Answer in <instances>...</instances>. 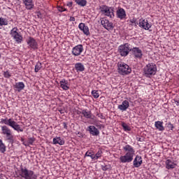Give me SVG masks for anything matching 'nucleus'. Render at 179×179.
Segmentation results:
<instances>
[{"instance_id": "nucleus-1", "label": "nucleus", "mask_w": 179, "mask_h": 179, "mask_svg": "<svg viewBox=\"0 0 179 179\" xmlns=\"http://www.w3.org/2000/svg\"><path fill=\"white\" fill-rule=\"evenodd\" d=\"M123 150L126 153L120 157V163H131L134 160V156H135V148L132 145L127 144L123 147Z\"/></svg>"}, {"instance_id": "nucleus-2", "label": "nucleus", "mask_w": 179, "mask_h": 179, "mask_svg": "<svg viewBox=\"0 0 179 179\" xmlns=\"http://www.w3.org/2000/svg\"><path fill=\"white\" fill-rule=\"evenodd\" d=\"M157 73V66L155 63H148L143 68V73L146 78H152Z\"/></svg>"}, {"instance_id": "nucleus-3", "label": "nucleus", "mask_w": 179, "mask_h": 179, "mask_svg": "<svg viewBox=\"0 0 179 179\" xmlns=\"http://www.w3.org/2000/svg\"><path fill=\"white\" fill-rule=\"evenodd\" d=\"M19 176L24 179H37L38 177L36 174H34V171L27 169L26 166L20 167V169L19 170Z\"/></svg>"}, {"instance_id": "nucleus-4", "label": "nucleus", "mask_w": 179, "mask_h": 179, "mask_svg": "<svg viewBox=\"0 0 179 179\" xmlns=\"http://www.w3.org/2000/svg\"><path fill=\"white\" fill-rule=\"evenodd\" d=\"M1 122L5 124V125H8V127L13 128L14 131H17V132H23V129L21 128L20 125L15 122L13 118L8 119V117H6V119H1Z\"/></svg>"}, {"instance_id": "nucleus-5", "label": "nucleus", "mask_w": 179, "mask_h": 179, "mask_svg": "<svg viewBox=\"0 0 179 179\" xmlns=\"http://www.w3.org/2000/svg\"><path fill=\"white\" fill-rule=\"evenodd\" d=\"M117 72L120 75L125 76V75H129L132 72V69L126 63L119 62L117 64Z\"/></svg>"}, {"instance_id": "nucleus-6", "label": "nucleus", "mask_w": 179, "mask_h": 179, "mask_svg": "<svg viewBox=\"0 0 179 179\" xmlns=\"http://www.w3.org/2000/svg\"><path fill=\"white\" fill-rule=\"evenodd\" d=\"M18 31L19 29L15 27L10 30V35L17 44H22V41H23V36Z\"/></svg>"}, {"instance_id": "nucleus-7", "label": "nucleus", "mask_w": 179, "mask_h": 179, "mask_svg": "<svg viewBox=\"0 0 179 179\" xmlns=\"http://www.w3.org/2000/svg\"><path fill=\"white\" fill-rule=\"evenodd\" d=\"M99 9L102 15H104V16H107L108 17H110L111 19L114 17V7L102 5L99 7Z\"/></svg>"}, {"instance_id": "nucleus-8", "label": "nucleus", "mask_w": 179, "mask_h": 179, "mask_svg": "<svg viewBox=\"0 0 179 179\" xmlns=\"http://www.w3.org/2000/svg\"><path fill=\"white\" fill-rule=\"evenodd\" d=\"M131 51H132V48L129 43H124L118 47V52L121 57H127Z\"/></svg>"}, {"instance_id": "nucleus-9", "label": "nucleus", "mask_w": 179, "mask_h": 179, "mask_svg": "<svg viewBox=\"0 0 179 179\" xmlns=\"http://www.w3.org/2000/svg\"><path fill=\"white\" fill-rule=\"evenodd\" d=\"M1 134L6 136V140L10 143H13V134L12 130L7 126H1Z\"/></svg>"}, {"instance_id": "nucleus-10", "label": "nucleus", "mask_w": 179, "mask_h": 179, "mask_svg": "<svg viewBox=\"0 0 179 179\" xmlns=\"http://www.w3.org/2000/svg\"><path fill=\"white\" fill-rule=\"evenodd\" d=\"M27 44L28 45V48L30 50H33L34 51H36V50H38V43H37V41L31 36H29L27 40Z\"/></svg>"}, {"instance_id": "nucleus-11", "label": "nucleus", "mask_w": 179, "mask_h": 179, "mask_svg": "<svg viewBox=\"0 0 179 179\" xmlns=\"http://www.w3.org/2000/svg\"><path fill=\"white\" fill-rule=\"evenodd\" d=\"M101 24L103 28L106 29V30H108V31L114 29V24L113 22H110V20L106 17L101 18Z\"/></svg>"}, {"instance_id": "nucleus-12", "label": "nucleus", "mask_w": 179, "mask_h": 179, "mask_svg": "<svg viewBox=\"0 0 179 179\" xmlns=\"http://www.w3.org/2000/svg\"><path fill=\"white\" fill-rule=\"evenodd\" d=\"M83 45L79 44L72 48L71 54L74 57H79L83 52Z\"/></svg>"}, {"instance_id": "nucleus-13", "label": "nucleus", "mask_w": 179, "mask_h": 179, "mask_svg": "<svg viewBox=\"0 0 179 179\" xmlns=\"http://www.w3.org/2000/svg\"><path fill=\"white\" fill-rule=\"evenodd\" d=\"M138 26L141 29H144V30H149L152 27V23H149V21L146 19H141Z\"/></svg>"}, {"instance_id": "nucleus-14", "label": "nucleus", "mask_w": 179, "mask_h": 179, "mask_svg": "<svg viewBox=\"0 0 179 179\" xmlns=\"http://www.w3.org/2000/svg\"><path fill=\"white\" fill-rule=\"evenodd\" d=\"M143 163V159H142V157L139 155H137L134 161H133V166L136 169H138L142 166V164Z\"/></svg>"}, {"instance_id": "nucleus-15", "label": "nucleus", "mask_w": 179, "mask_h": 179, "mask_svg": "<svg viewBox=\"0 0 179 179\" xmlns=\"http://www.w3.org/2000/svg\"><path fill=\"white\" fill-rule=\"evenodd\" d=\"M133 55L136 59H141L142 57L143 56V53H142V50L139 48H133L131 49Z\"/></svg>"}, {"instance_id": "nucleus-16", "label": "nucleus", "mask_w": 179, "mask_h": 179, "mask_svg": "<svg viewBox=\"0 0 179 179\" xmlns=\"http://www.w3.org/2000/svg\"><path fill=\"white\" fill-rule=\"evenodd\" d=\"M78 29L83 31V34L85 36H90V31L89 29V27L86 25V24L81 22L78 25Z\"/></svg>"}, {"instance_id": "nucleus-17", "label": "nucleus", "mask_w": 179, "mask_h": 179, "mask_svg": "<svg viewBox=\"0 0 179 179\" xmlns=\"http://www.w3.org/2000/svg\"><path fill=\"white\" fill-rule=\"evenodd\" d=\"M87 131L92 135V136H99L100 135V131L99 129H96L94 126H89L87 129Z\"/></svg>"}, {"instance_id": "nucleus-18", "label": "nucleus", "mask_w": 179, "mask_h": 179, "mask_svg": "<svg viewBox=\"0 0 179 179\" xmlns=\"http://www.w3.org/2000/svg\"><path fill=\"white\" fill-rule=\"evenodd\" d=\"M165 164H166V169H167V170H171L173 169H176L177 166V164L176 163V162L170 159H168L166 160Z\"/></svg>"}, {"instance_id": "nucleus-19", "label": "nucleus", "mask_w": 179, "mask_h": 179, "mask_svg": "<svg viewBox=\"0 0 179 179\" xmlns=\"http://www.w3.org/2000/svg\"><path fill=\"white\" fill-rule=\"evenodd\" d=\"M22 3L28 10H31L34 8V1L33 0H22Z\"/></svg>"}, {"instance_id": "nucleus-20", "label": "nucleus", "mask_w": 179, "mask_h": 179, "mask_svg": "<svg viewBox=\"0 0 179 179\" xmlns=\"http://www.w3.org/2000/svg\"><path fill=\"white\" fill-rule=\"evenodd\" d=\"M116 15L119 19L122 20V19H125V17H127V13L124 8H120L116 12Z\"/></svg>"}, {"instance_id": "nucleus-21", "label": "nucleus", "mask_w": 179, "mask_h": 179, "mask_svg": "<svg viewBox=\"0 0 179 179\" xmlns=\"http://www.w3.org/2000/svg\"><path fill=\"white\" fill-rule=\"evenodd\" d=\"M117 108L120 110V111H127V110L129 108V101L127 100L123 101L122 104L118 105Z\"/></svg>"}, {"instance_id": "nucleus-22", "label": "nucleus", "mask_w": 179, "mask_h": 179, "mask_svg": "<svg viewBox=\"0 0 179 179\" xmlns=\"http://www.w3.org/2000/svg\"><path fill=\"white\" fill-rule=\"evenodd\" d=\"M24 87H25V85L24 82L15 83L14 85V89L15 92H18V93H20V92L23 90Z\"/></svg>"}, {"instance_id": "nucleus-23", "label": "nucleus", "mask_w": 179, "mask_h": 179, "mask_svg": "<svg viewBox=\"0 0 179 179\" xmlns=\"http://www.w3.org/2000/svg\"><path fill=\"white\" fill-rule=\"evenodd\" d=\"M74 69L78 73H80V72H84L85 69V65H83L80 62L76 63L74 65Z\"/></svg>"}, {"instance_id": "nucleus-24", "label": "nucleus", "mask_w": 179, "mask_h": 179, "mask_svg": "<svg viewBox=\"0 0 179 179\" xmlns=\"http://www.w3.org/2000/svg\"><path fill=\"white\" fill-rule=\"evenodd\" d=\"M82 114L85 118H87L89 120H94L93 115L91 111H88L87 109H84L82 110Z\"/></svg>"}, {"instance_id": "nucleus-25", "label": "nucleus", "mask_w": 179, "mask_h": 179, "mask_svg": "<svg viewBox=\"0 0 179 179\" xmlns=\"http://www.w3.org/2000/svg\"><path fill=\"white\" fill-rule=\"evenodd\" d=\"M59 83L60 87H62L63 90H69V83H68V80L62 79L60 80Z\"/></svg>"}, {"instance_id": "nucleus-26", "label": "nucleus", "mask_w": 179, "mask_h": 179, "mask_svg": "<svg viewBox=\"0 0 179 179\" xmlns=\"http://www.w3.org/2000/svg\"><path fill=\"white\" fill-rule=\"evenodd\" d=\"M53 145H60V146H62V145H65V140L57 136L53 138Z\"/></svg>"}, {"instance_id": "nucleus-27", "label": "nucleus", "mask_w": 179, "mask_h": 179, "mask_svg": "<svg viewBox=\"0 0 179 179\" xmlns=\"http://www.w3.org/2000/svg\"><path fill=\"white\" fill-rule=\"evenodd\" d=\"M155 127L158 131L161 132H163V131H164V126H163V121H156L155 122Z\"/></svg>"}, {"instance_id": "nucleus-28", "label": "nucleus", "mask_w": 179, "mask_h": 179, "mask_svg": "<svg viewBox=\"0 0 179 179\" xmlns=\"http://www.w3.org/2000/svg\"><path fill=\"white\" fill-rule=\"evenodd\" d=\"M74 2H76L78 6H81V8H85V6L87 5V0H74Z\"/></svg>"}, {"instance_id": "nucleus-29", "label": "nucleus", "mask_w": 179, "mask_h": 179, "mask_svg": "<svg viewBox=\"0 0 179 179\" xmlns=\"http://www.w3.org/2000/svg\"><path fill=\"white\" fill-rule=\"evenodd\" d=\"M35 141H36V138H34V137H30L28 138V141L27 143L24 142L22 143V144L24 145V146H29V145H33Z\"/></svg>"}, {"instance_id": "nucleus-30", "label": "nucleus", "mask_w": 179, "mask_h": 179, "mask_svg": "<svg viewBox=\"0 0 179 179\" xmlns=\"http://www.w3.org/2000/svg\"><path fill=\"white\" fill-rule=\"evenodd\" d=\"M84 157H90L93 160V159L94 157V151H93L92 150H89L85 154Z\"/></svg>"}, {"instance_id": "nucleus-31", "label": "nucleus", "mask_w": 179, "mask_h": 179, "mask_svg": "<svg viewBox=\"0 0 179 179\" xmlns=\"http://www.w3.org/2000/svg\"><path fill=\"white\" fill-rule=\"evenodd\" d=\"M0 152L1 153H5L6 152V145L3 143L1 139H0Z\"/></svg>"}, {"instance_id": "nucleus-32", "label": "nucleus", "mask_w": 179, "mask_h": 179, "mask_svg": "<svg viewBox=\"0 0 179 179\" xmlns=\"http://www.w3.org/2000/svg\"><path fill=\"white\" fill-rule=\"evenodd\" d=\"M101 156H103V151H101V150H99L95 155L94 154L93 160H97L98 159H100Z\"/></svg>"}, {"instance_id": "nucleus-33", "label": "nucleus", "mask_w": 179, "mask_h": 179, "mask_svg": "<svg viewBox=\"0 0 179 179\" xmlns=\"http://www.w3.org/2000/svg\"><path fill=\"white\" fill-rule=\"evenodd\" d=\"M91 94L94 99H99V97H100V93H99V90H93L91 92Z\"/></svg>"}, {"instance_id": "nucleus-34", "label": "nucleus", "mask_w": 179, "mask_h": 179, "mask_svg": "<svg viewBox=\"0 0 179 179\" xmlns=\"http://www.w3.org/2000/svg\"><path fill=\"white\" fill-rule=\"evenodd\" d=\"M8 20L4 17H0V25L1 26H8Z\"/></svg>"}, {"instance_id": "nucleus-35", "label": "nucleus", "mask_w": 179, "mask_h": 179, "mask_svg": "<svg viewBox=\"0 0 179 179\" xmlns=\"http://www.w3.org/2000/svg\"><path fill=\"white\" fill-rule=\"evenodd\" d=\"M3 77L6 79H9L12 76V73L10 71H3Z\"/></svg>"}, {"instance_id": "nucleus-36", "label": "nucleus", "mask_w": 179, "mask_h": 179, "mask_svg": "<svg viewBox=\"0 0 179 179\" xmlns=\"http://www.w3.org/2000/svg\"><path fill=\"white\" fill-rule=\"evenodd\" d=\"M166 127L168 128V129L173 131L174 129V124H171V122H169L168 123H166Z\"/></svg>"}, {"instance_id": "nucleus-37", "label": "nucleus", "mask_w": 179, "mask_h": 179, "mask_svg": "<svg viewBox=\"0 0 179 179\" xmlns=\"http://www.w3.org/2000/svg\"><path fill=\"white\" fill-rule=\"evenodd\" d=\"M42 66H41V62H37L36 66H35V72L37 73L40 71V69H41Z\"/></svg>"}, {"instance_id": "nucleus-38", "label": "nucleus", "mask_w": 179, "mask_h": 179, "mask_svg": "<svg viewBox=\"0 0 179 179\" xmlns=\"http://www.w3.org/2000/svg\"><path fill=\"white\" fill-rule=\"evenodd\" d=\"M122 127L124 131H131V127L124 122H122Z\"/></svg>"}, {"instance_id": "nucleus-39", "label": "nucleus", "mask_w": 179, "mask_h": 179, "mask_svg": "<svg viewBox=\"0 0 179 179\" xmlns=\"http://www.w3.org/2000/svg\"><path fill=\"white\" fill-rule=\"evenodd\" d=\"M96 117L101 120H106V116L103 113H96Z\"/></svg>"}, {"instance_id": "nucleus-40", "label": "nucleus", "mask_w": 179, "mask_h": 179, "mask_svg": "<svg viewBox=\"0 0 179 179\" xmlns=\"http://www.w3.org/2000/svg\"><path fill=\"white\" fill-rule=\"evenodd\" d=\"M101 169L103 170V171H107V170H108V166L107 165H102Z\"/></svg>"}, {"instance_id": "nucleus-41", "label": "nucleus", "mask_w": 179, "mask_h": 179, "mask_svg": "<svg viewBox=\"0 0 179 179\" xmlns=\"http://www.w3.org/2000/svg\"><path fill=\"white\" fill-rule=\"evenodd\" d=\"M58 10H59V12H66V8L59 6V7H58Z\"/></svg>"}, {"instance_id": "nucleus-42", "label": "nucleus", "mask_w": 179, "mask_h": 179, "mask_svg": "<svg viewBox=\"0 0 179 179\" xmlns=\"http://www.w3.org/2000/svg\"><path fill=\"white\" fill-rule=\"evenodd\" d=\"M73 5V3L72 1L67 3V6H69V8H72Z\"/></svg>"}, {"instance_id": "nucleus-43", "label": "nucleus", "mask_w": 179, "mask_h": 179, "mask_svg": "<svg viewBox=\"0 0 179 179\" xmlns=\"http://www.w3.org/2000/svg\"><path fill=\"white\" fill-rule=\"evenodd\" d=\"M63 127L65 129H68V124H66V122H63Z\"/></svg>"}, {"instance_id": "nucleus-44", "label": "nucleus", "mask_w": 179, "mask_h": 179, "mask_svg": "<svg viewBox=\"0 0 179 179\" xmlns=\"http://www.w3.org/2000/svg\"><path fill=\"white\" fill-rule=\"evenodd\" d=\"M76 20V19L75 18V17H71L69 19L70 22H75Z\"/></svg>"}, {"instance_id": "nucleus-45", "label": "nucleus", "mask_w": 179, "mask_h": 179, "mask_svg": "<svg viewBox=\"0 0 179 179\" xmlns=\"http://www.w3.org/2000/svg\"><path fill=\"white\" fill-rule=\"evenodd\" d=\"M130 22L134 24V23H136V20L135 19L130 20Z\"/></svg>"}, {"instance_id": "nucleus-46", "label": "nucleus", "mask_w": 179, "mask_h": 179, "mask_svg": "<svg viewBox=\"0 0 179 179\" xmlns=\"http://www.w3.org/2000/svg\"><path fill=\"white\" fill-rule=\"evenodd\" d=\"M176 106H179V100H175Z\"/></svg>"}, {"instance_id": "nucleus-47", "label": "nucleus", "mask_w": 179, "mask_h": 179, "mask_svg": "<svg viewBox=\"0 0 179 179\" xmlns=\"http://www.w3.org/2000/svg\"><path fill=\"white\" fill-rule=\"evenodd\" d=\"M77 114H78V115H79V114H82V111H80V110H78V111H77Z\"/></svg>"}, {"instance_id": "nucleus-48", "label": "nucleus", "mask_w": 179, "mask_h": 179, "mask_svg": "<svg viewBox=\"0 0 179 179\" xmlns=\"http://www.w3.org/2000/svg\"><path fill=\"white\" fill-rule=\"evenodd\" d=\"M21 142H24V138H21Z\"/></svg>"}, {"instance_id": "nucleus-49", "label": "nucleus", "mask_w": 179, "mask_h": 179, "mask_svg": "<svg viewBox=\"0 0 179 179\" xmlns=\"http://www.w3.org/2000/svg\"><path fill=\"white\" fill-rule=\"evenodd\" d=\"M96 127H99V125L96 124Z\"/></svg>"}, {"instance_id": "nucleus-50", "label": "nucleus", "mask_w": 179, "mask_h": 179, "mask_svg": "<svg viewBox=\"0 0 179 179\" xmlns=\"http://www.w3.org/2000/svg\"><path fill=\"white\" fill-rule=\"evenodd\" d=\"M0 58H1V53H0Z\"/></svg>"}, {"instance_id": "nucleus-51", "label": "nucleus", "mask_w": 179, "mask_h": 179, "mask_svg": "<svg viewBox=\"0 0 179 179\" xmlns=\"http://www.w3.org/2000/svg\"><path fill=\"white\" fill-rule=\"evenodd\" d=\"M0 29H1V25H0Z\"/></svg>"}]
</instances>
